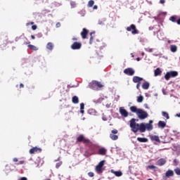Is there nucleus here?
Wrapping results in <instances>:
<instances>
[{
	"label": "nucleus",
	"instance_id": "1",
	"mask_svg": "<svg viewBox=\"0 0 180 180\" xmlns=\"http://www.w3.org/2000/svg\"><path fill=\"white\" fill-rule=\"evenodd\" d=\"M129 127L131 129V131L134 133H137V131H139L141 133H145L146 130H148V131H150V130H153V120H149V123L144 124V123H136L135 118H131V120H129Z\"/></svg>",
	"mask_w": 180,
	"mask_h": 180
},
{
	"label": "nucleus",
	"instance_id": "2",
	"mask_svg": "<svg viewBox=\"0 0 180 180\" xmlns=\"http://www.w3.org/2000/svg\"><path fill=\"white\" fill-rule=\"evenodd\" d=\"M76 143H83L86 147H89L91 151H94L96 148V145L91 140L85 138L83 134H80L76 139Z\"/></svg>",
	"mask_w": 180,
	"mask_h": 180
},
{
	"label": "nucleus",
	"instance_id": "3",
	"mask_svg": "<svg viewBox=\"0 0 180 180\" xmlns=\"http://www.w3.org/2000/svg\"><path fill=\"white\" fill-rule=\"evenodd\" d=\"M136 115L138 117L141 119V120L147 119V117H148V113H147V112L144 111L143 109H139L138 111V114Z\"/></svg>",
	"mask_w": 180,
	"mask_h": 180
},
{
	"label": "nucleus",
	"instance_id": "4",
	"mask_svg": "<svg viewBox=\"0 0 180 180\" xmlns=\"http://www.w3.org/2000/svg\"><path fill=\"white\" fill-rule=\"evenodd\" d=\"M103 165H105V160L101 161L96 166L95 171L97 172V174H102V172H103Z\"/></svg>",
	"mask_w": 180,
	"mask_h": 180
},
{
	"label": "nucleus",
	"instance_id": "5",
	"mask_svg": "<svg viewBox=\"0 0 180 180\" xmlns=\"http://www.w3.org/2000/svg\"><path fill=\"white\" fill-rule=\"evenodd\" d=\"M174 77H178V72L176 71L167 72L165 75V78L166 81H169V78H174Z\"/></svg>",
	"mask_w": 180,
	"mask_h": 180
},
{
	"label": "nucleus",
	"instance_id": "6",
	"mask_svg": "<svg viewBox=\"0 0 180 180\" xmlns=\"http://www.w3.org/2000/svg\"><path fill=\"white\" fill-rule=\"evenodd\" d=\"M127 31L131 32L132 34H139V30H137V28L136 27V25L134 24H132L129 27H127Z\"/></svg>",
	"mask_w": 180,
	"mask_h": 180
},
{
	"label": "nucleus",
	"instance_id": "7",
	"mask_svg": "<svg viewBox=\"0 0 180 180\" xmlns=\"http://www.w3.org/2000/svg\"><path fill=\"white\" fill-rule=\"evenodd\" d=\"M82 47V44L81 42L75 41L71 46L70 49L72 50H79Z\"/></svg>",
	"mask_w": 180,
	"mask_h": 180
},
{
	"label": "nucleus",
	"instance_id": "8",
	"mask_svg": "<svg viewBox=\"0 0 180 180\" xmlns=\"http://www.w3.org/2000/svg\"><path fill=\"white\" fill-rule=\"evenodd\" d=\"M117 133H119V131H117V129H113L111 131V134H110V139H111V140H117V139H119V136L117 135Z\"/></svg>",
	"mask_w": 180,
	"mask_h": 180
},
{
	"label": "nucleus",
	"instance_id": "9",
	"mask_svg": "<svg viewBox=\"0 0 180 180\" xmlns=\"http://www.w3.org/2000/svg\"><path fill=\"white\" fill-rule=\"evenodd\" d=\"M120 113L122 117H127L129 116V112L124 109V107L120 108Z\"/></svg>",
	"mask_w": 180,
	"mask_h": 180
},
{
	"label": "nucleus",
	"instance_id": "10",
	"mask_svg": "<svg viewBox=\"0 0 180 180\" xmlns=\"http://www.w3.org/2000/svg\"><path fill=\"white\" fill-rule=\"evenodd\" d=\"M124 74H126V75L133 76L134 75V70L131 68H128L124 70Z\"/></svg>",
	"mask_w": 180,
	"mask_h": 180
},
{
	"label": "nucleus",
	"instance_id": "11",
	"mask_svg": "<svg viewBox=\"0 0 180 180\" xmlns=\"http://www.w3.org/2000/svg\"><path fill=\"white\" fill-rule=\"evenodd\" d=\"M41 153V148H37V146L33 147L31 148L29 151L30 154H34L36 153Z\"/></svg>",
	"mask_w": 180,
	"mask_h": 180
},
{
	"label": "nucleus",
	"instance_id": "12",
	"mask_svg": "<svg viewBox=\"0 0 180 180\" xmlns=\"http://www.w3.org/2000/svg\"><path fill=\"white\" fill-rule=\"evenodd\" d=\"M88 33H89V31L86 30V28H83L82 32H81L82 38L85 40L86 39V37L88 36Z\"/></svg>",
	"mask_w": 180,
	"mask_h": 180
},
{
	"label": "nucleus",
	"instance_id": "13",
	"mask_svg": "<svg viewBox=\"0 0 180 180\" xmlns=\"http://www.w3.org/2000/svg\"><path fill=\"white\" fill-rule=\"evenodd\" d=\"M171 176H174V171L169 169L165 173V176L163 178V179L167 180V178H169Z\"/></svg>",
	"mask_w": 180,
	"mask_h": 180
},
{
	"label": "nucleus",
	"instance_id": "14",
	"mask_svg": "<svg viewBox=\"0 0 180 180\" xmlns=\"http://www.w3.org/2000/svg\"><path fill=\"white\" fill-rule=\"evenodd\" d=\"M167 164V160L164 158L159 159L157 161V165H159V167H162V165H165Z\"/></svg>",
	"mask_w": 180,
	"mask_h": 180
},
{
	"label": "nucleus",
	"instance_id": "15",
	"mask_svg": "<svg viewBox=\"0 0 180 180\" xmlns=\"http://www.w3.org/2000/svg\"><path fill=\"white\" fill-rule=\"evenodd\" d=\"M151 141H157V143H161V140H160V137L157 135H152L150 136Z\"/></svg>",
	"mask_w": 180,
	"mask_h": 180
},
{
	"label": "nucleus",
	"instance_id": "16",
	"mask_svg": "<svg viewBox=\"0 0 180 180\" xmlns=\"http://www.w3.org/2000/svg\"><path fill=\"white\" fill-rule=\"evenodd\" d=\"M89 87L91 88V89H97L96 81L94 80L90 82L89 84Z\"/></svg>",
	"mask_w": 180,
	"mask_h": 180
},
{
	"label": "nucleus",
	"instance_id": "17",
	"mask_svg": "<svg viewBox=\"0 0 180 180\" xmlns=\"http://www.w3.org/2000/svg\"><path fill=\"white\" fill-rule=\"evenodd\" d=\"M143 78H141V77H138V76H134V77H133V82H134L135 84H137V83H139V82H141V81H143Z\"/></svg>",
	"mask_w": 180,
	"mask_h": 180
},
{
	"label": "nucleus",
	"instance_id": "18",
	"mask_svg": "<svg viewBox=\"0 0 180 180\" xmlns=\"http://www.w3.org/2000/svg\"><path fill=\"white\" fill-rule=\"evenodd\" d=\"M129 109L132 113H136V115L139 113V110H140V108H137L136 106H131Z\"/></svg>",
	"mask_w": 180,
	"mask_h": 180
},
{
	"label": "nucleus",
	"instance_id": "19",
	"mask_svg": "<svg viewBox=\"0 0 180 180\" xmlns=\"http://www.w3.org/2000/svg\"><path fill=\"white\" fill-rule=\"evenodd\" d=\"M112 174H114L115 176H122L123 175V173L121 171H115L113 169H111Z\"/></svg>",
	"mask_w": 180,
	"mask_h": 180
},
{
	"label": "nucleus",
	"instance_id": "20",
	"mask_svg": "<svg viewBox=\"0 0 180 180\" xmlns=\"http://www.w3.org/2000/svg\"><path fill=\"white\" fill-rule=\"evenodd\" d=\"M46 49H47V50H49L50 51H52L53 49H54V44H53L52 42H49L46 44Z\"/></svg>",
	"mask_w": 180,
	"mask_h": 180
},
{
	"label": "nucleus",
	"instance_id": "21",
	"mask_svg": "<svg viewBox=\"0 0 180 180\" xmlns=\"http://www.w3.org/2000/svg\"><path fill=\"white\" fill-rule=\"evenodd\" d=\"M72 103H75V105H77V103H79V98H78V96H74L72 98Z\"/></svg>",
	"mask_w": 180,
	"mask_h": 180
},
{
	"label": "nucleus",
	"instance_id": "22",
	"mask_svg": "<svg viewBox=\"0 0 180 180\" xmlns=\"http://www.w3.org/2000/svg\"><path fill=\"white\" fill-rule=\"evenodd\" d=\"M158 127H161L162 129H164L167 126V123L164 121H159L158 124Z\"/></svg>",
	"mask_w": 180,
	"mask_h": 180
},
{
	"label": "nucleus",
	"instance_id": "23",
	"mask_svg": "<svg viewBox=\"0 0 180 180\" xmlns=\"http://www.w3.org/2000/svg\"><path fill=\"white\" fill-rule=\"evenodd\" d=\"M137 141H139V143H148V139L138 137Z\"/></svg>",
	"mask_w": 180,
	"mask_h": 180
},
{
	"label": "nucleus",
	"instance_id": "24",
	"mask_svg": "<svg viewBox=\"0 0 180 180\" xmlns=\"http://www.w3.org/2000/svg\"><path fill=\"white\" fill-rule=\"evenodd\" d=\"M98 154L100 155H106V150L105 148H101L98 150Z\"/></svg>",
	"mask_w": 180,
	"mask_h": 180
},
{
	"label": "nucleus",
	"instance_id": "25",
	"mask_svg": "<svg viewBox=\"0 0 180 180\" xmlns=\"http://www.w3.org/2000/svg\"><path fill=\"white\" fill-rule=\"evenodd\" d=\"M143 89H148L150 88V83L148 82H145L142 84Z\"/></svg>",
	"mask_w": 180,
	"mask_h": 180
},
{
	"label": "nucleus",
	"instance_id": "26",
	"mask_svg": "<svg viewBox=\"0 0 180 180\" xmlns=\"http://www.w3.org/2000/svg\"><path fill=\"white\" fill-rule=\"evenodd\" d=\"M162 72L161 71V69H160V68H158L154 72L155 77H158V75H161Z\"/></svg>",
	"mask_w": 180,
	"mask_h": 180
},
{
	"label": "nucleus",
	"instance_id": "27",
	"mask_svg": "<svg viewBox=\"0 0 180 180\" xmlns=\"http://www.w3.org/2000/svg\"><path fill=\"white\" fill-rule=\"evenodd\" d=\"M170 50L172 53H176V51L178 50V47H176V45H171Z\"/></svg>",
	"mask_w": 180,
	"mask_h": 180
},
{
	"label": "nucleus",
	"instance_id": "28",
	"mask_svg": "<svg viewBox=\"0 0 180 180\" xmlns=\"http://www.w3.org/2000/svg\"><path fill=\"white\" fill-rule=\"evenodd\" d=\"M177 20L178 17L176 15H173L169 18V20H171V22H173L174 23L176 22Z\"/></svg>",
	"mask_w": 180,
	"mask_h": 180
},
{
	"label": "nucleus",
	"instance_id": "29",
	"mask_svg": "<svg viewBox=\"0 0 180 180\" xmlns=\"http://www.w3.org/2000/svg\"><path fill=\"white\" fill-rule=\"evenodd\" d=\"M28 47L30 49V50H33L34 51H37V50H39V49H37L34 45L30 44L28 45Z\"/></svg>",
	"mask_w": 180,
	"mask_h": 180
},
{
	"label": "nucleus",
	"instance_id": "30",
	"mask_svg": "<svg viewBox=\"0 0 180 180\" xmlns=\"http://www.w3.org/2000/svg\"><path fill=\"white\" fill-rule=\"evenodd\" d=\"M84 108H85V104H84V103H80V113H82V114L84 113Z\"/></svg>",
	"mask_w": 180,
	"mask_h": 180
},
{
	"label": "nucleus",
	"instance_id": "31",
	"mask_svg": "<svg viewBox=\"0 0 180 180\" xmlns=\"http://www.w3.org/2000/svg\"><path fill=\"white\" fill-rule=\"evenodd\" d=\"M94 4H95V1H94V0H90L88 2L87 6L89 8H92V6H94Z\"/></svg>",
	"mask_w": 180,
	"mask_h": 180
},
{
	"label": "nucleus",
	"instance_id": "32",
	"mask_svg": "<svg viewBox=\"0 0 180 180\" xmlns=\"http://www.w3.org/2000/svg\"><path fill=\"white\" fill-rule=\"evenodd\" d=\"M162 115L164 117H166V119H169V115H168L167 112L162 111Z\"/></svg>",
	"mask_w": 180,
	"mask_h": 180
},
{
	"label": "nucleus",
	"instance_id": "33",
	"mask_svg": "<svg viewBox=\"0 0 180 180\" xmlns=\"http://www.w3.org/2000/svg\"><path fill=\"white\" fill-rule=\"evenodd\" d=\"M92 34H94V32L90 33V39H89V44H92L94 43V37H92Z\"/></svg>",
	"mask_w": 180,
	"mask_h": 180
},
{
	"label": "nucleus",
	"instance_id": "34",
	"mask_svg": "<svg viewBox=\"0 0 180 180\" xmlns=\"http://www.w3.org/2000/svg\"><path fill=\"white\" fill-rule=\"evenodd\" d=\"M143 99H144V98L143 97V96H138L137 102H139V103H141V102H143Z\"/></svg>",
	"mask_w": 180,
	"mask_h": 180
},
{
	"label": "nucleus",
	"instance_id": "35",
	"mask_svg": "<svg viewBox=\"0 0 180 180\" xmlns=\"http://www.w3.org/2000/svg\"><path fill=\"white\" fill-rule=\"evenodd\" d=\"M96 85H97L98 88H103V84H102L100 82L96 81Z\"/></svg>",
	"mask_w": 180,
	"mask_h": 180
},
{
	"label": "nucleus",
	"instance_id": "36",
	"mask_svg": "<svg viewBox=\"0 0 180 180\" xmlns=\"http://www.w3.org/2000/svg\"><path fill=\"white\" fill-rule=\"evenodd\" d=\"M174 172H175L176 174L180 176V168L176 167V169H174Z\"/></svg>",
	"mask_w": 180,
	"mask_h": 180
},
{
	"label": "nucleus",
	"instance_id": "37",
	"mask_svg": "<svg viewBox=\"0 0 180 180\" xmlns=\"http://www.w3.org/2000/svg\"><path fill=\"white\" fill-rule=\"evenodd\" d=\"M148 168H149V169H157V167H155L153 165H148Z\"/></svg>",
	"mask_w": 180,
	"mask_h": 180
},
{
	"label": "nucleus",
	"instance_id": "38",
	"mask_svg": "<svg viewBox=\"0 0 180 180\" xmlns=\"http://www.w3.org/2000/svg\"><path fill=\"white\" fill-rule=\"evenodd\" d=\"M88 175L90 176V178H94V176H95V174H94L92 172H89Z\"/></svg>",
	"mask_w": 180,
	"mask_h": 180
},
{
	"label": "nucleus",
	"instance_id": "39",
	"mask_svg": "<svg viewBox=\"0 0 180 180\" xmlns=\"http://www.w3.org/2000/svg\"><path fill=\"white\" fill-rule=\"evenodd\" d=\"M62 164H63V162H61L56 163V168H58L59 167H61Z\"/></svg>",
	"mask_w": 180,
	"mask_h": 180
},
{
	"label": "nucleus",
	"instance_id": "40",
	"mask_svg": "<svg viewBox=\"0 0 180 180\" xmlns=\"http://www.w3.org/2000/svg\"><path fill=\"white\" fill-rule=\"evenodd\" d=\"M95 112V110H94V109H90V110H89V113L90 114V115H92V113H94Z\"/></svg>",
	"mask_w": 180,
	"mask_h": 180
},
{
	"label": "nucleus",
	"instance_id": "41",
	"mask_svg": "<svg viewBox=\"0 0 180 180\" xmlns=\"http://www.w3.org/2000/svg\"><path fill=\"white\" fill-rule=\"evenodd\" d=\"M37 29V25H34L32 26V30H36Z\"/></svg>",
	"mask_w": 180,
	"mask_h": 180
},
{
	"label": "nucleus",
	"instance_id": "42",
	"mask_svg": "<svg viewBox=\"0 0 180 180\" xmlns=\"http://www.w3.org/2000/svg\"><path fill=\"white\" fill-rule=\"evenodd\" d=\"M140 85H141V82H139L137 83V84H136V88H137V89H140Z\"/></svg>",
	"mask_w": 180,
	"mask_h": 180
},
{
	"label": "nucleus",
	"instance_id": "43",
	"mask_svg": "<svg viewBox=\"0 0 180 180\" xmlns=\"http://www.w3.org/2000/svg\"><path fill=\"white\" fill-rule=\"evenodd\" d=\"M146 51H148V53H153V49H146Z\"/></svg>",
	"mask_w": 180,
	"mask_h": 180
},
{
	"label": "nucleus",
	"instance_id": "44",
	"mask_svg": "<svg viewBox=\"0 0 180 180\" xmlns=\"http://www.w3.org/2000/svg\"><path fill=\"white\" fill-rule=\"evenodd\" d=\"M173 162L174 163L175 165H178V160H176V159H174Z\"/></svg>",
	"mask_w": 180,
	"mask_h": 180
},
{
	"label": "nucleus",
	"instance_id": "45",
	"mask_svg": "<svg viewBox=\"0 0 180 180\" xmlns=\"http://www.w3.org/2000/svg\"><path fill=\"white\" fill-rule=\"evenodd\" d=\"M13 162H18V158H14L13 159Z\"/></svg>",
	"mask_w": 180,
	"mask_h": 180
},
{
	"label": "nucleus",
	"instance_id": "46",
	"mask_svg": "<svg viewBox=\"0 0 180 180\" xmlns=\"http://www.w3.org/2000/svg\"><path fill=\"white\" fill-rule=\"evenodd\" d=\"M72 40L73 41H77V40H78V38H77V37H73V38L72 39Z\"/></svg>",
	"mask_w": 180,
	"mask_h": 180
},
{
	"label": "nucleus",
	"instance_id": "47",
	"mask_svg": "<svg viewBox=\"0 0 180 180\" xmlns=\"http://www.w3.org/2000/svg\"><path fill=\"white\" fill-rule=\"evenodd\" d=\"M25 88V85L23 84H20V89Z\"/></svg>",
	"mask_w": 180,
	"mask_h": 180
},
{
	"label": "nucleus",
	"instance_id": "48",
	"mask_svg": "<svg viewBox=\"0 0 180 180\" xmlns=\"http://www.w3.org/2000/svg\"><path fill=\"white\" fill-rule=\"evenodd\" d=\"M61 26V24L60 22L56 23V27H60Z\"/></svg>",
	"mask_w": 180,
	"mask_h": 180
},
{
	"label": "nucleus",
	"instance_id": "49",
	"mask_svg": "<svg viewBox=\"0 0 180 180\" xmlns=\"http://www.w3.org/2000/svg\"><path fill=\"white\" fill-rule=\"evenodd\" d=\"M19 164H20V165H22V164H25V161L20 160V161L19 162Z\"/></svg>",
	"mask_w": 180,
	"mask_h": 180
},
{
	"label": "nucleus",
	"instance_id": "50",
	"mask_svg": "<svg viewBox=\"0 0 180 180\" xmlns=\"http://www.w3.org/2000/svg\"><path fill=\"white\" fill-rule=\"evenodd\" d=\"M160 4H165V0H160Z\"/></svg>",
	"mask_w": 180,
	"mask_h": 180
},
{
	"label": "nucleus",
	"instance_id": "51",
	"mask_svg": "<svg viewBox=\"0 0 180 180\" xmlns=\"http://www.w3.org/2000/svg\"><path fill=\"white\" fill-rule=\"evenodd\" d=\"M31 38L32 39V40H34L36 39V37H34V35H31Z\"/></svg>",
	"mask_w": 180,
	"mask_h": 180
},
{
	"label": "nucleus",
	"instance_id": "52",
	"mask_svg": "<svg viewBox=\"0 0 180 180\" xmlns=\"http://www.w3.org/2000/svg\"><path fill=\"white\" fill-rule=\"evenodd\" d=\"M71 5H72V6H73V8H74V6L75 5V2H74V1L71 2Z\"/></svg>",
	"mask_w": 180,
	"mask_h": 180
},
{
	"label": "nucleus",
	"instance_id": "53",
	"mask_svg": "<svg viewBox=\"0 0 180 180\" xmlns=\"http://www.w3.org/2000/svg\"><path fill=\"white\" fill-rule=\"evenodd\" d=\"M176 23H177V25H180V18L176 20Z\"/></svg>",
	"mask_w": 180,
	"mask_h": 180
},
{
	"label": "nucleus",
	"instance_id": "54",
	"mask_svg": "<svg viewBox=\"0 0 180 180\" xmlns=\"http://www.w3.org/2000/svg\"><path fill=\"white\" fill-rule=\"evenodd\" d=\"M20 180H27V178H26V177H22V178L20 179Z\"/></svg>",
	"mask_w": 180,
	"mask_h": 180
},
{
	"label": "nucleus",
	"instance_id": "55",
	"mask_svg": "<svg viewBox=\"0 0 180 180\" xmlns=\"http://www.w3.org/2000/svg\"><path fill=\"white\" fill-rule=\"evenodd\" d=\"M93 9H98V6H94Z\"/></svg>",
	"mask_w": 180,
	"mask_h": 180
},
{
	"label": "nucleus",
	"instance_id": "56",
	"mask_svg": "<svg viewBox=\"0 0 180 180\" xmlns=\"http://www.w3.org/2000/svg\"><path fill=\"white\" fill-rule=\"evenodd\" d=\"M176 116H177V117H180V112L179 114H176Z\"/></svg>",
	"mask_w": 180,
	"mask_h": 180
},
{
	"label": "nucleus",
	"instance_id": "57",
	"mask_svg": "<svg viewBox=\"0 0 180 180\" xmlns=\"http://www.w3.org/2000/svg\"><path fill=\"white\" fill-rule=\"evenodd\" d=\"M30 23V25H34V22H31Z\"/></svg>",
	"mask_w": 180,
	"mask_h": 180
},
{
	"label": "nucleus",
	"instance_id": "58",
	"mask_svg": "<svg viewBox=\"0 0 180 180\" xmlns=\"http://www.w3.org/2000/svg\"><path fill=\"white\" fill-rule=\"evenodd\" d=\"M30 22H28L26 24V26H30Z\"/></svg>",
	"mask_w": 180,
	"mask_h": 180
},
{
	"label": "nucleus",
	"instance_id": "59",
	"mask_svg": "<svg viewBox=\"0 0 180 180\" xmlns=\"http://www.w3.org/2000/svg\"><path fill=\"white\" fill-rule=\"evenodd\" d=\"M136 60H137V61H140V58H136Z\"/></svg>",
	"mask_w": 180,
	"mask_h": 180
},
{
	"label": "nucleus",
	"instance_id": "60",
	"mask_svg": "<svg viewBox=\"0 0 180 180\" xmlns=\"http://www.w3.org/2000/svg\"><path fill=\"white\" fill-rule=\"evenodd\" d=\"M141 55H142V56H144V52H142V53H141Z\"/></svg>",
	"mask_w": 180,
	"mask_h": 180
},
{
	"label": "nucleus",
	"instance_id": "61",
	"mask_svg": "<svg viewBox=\"0 0 180 180\" xmlns=\"http://www.w3.org/2000/svg\"><path fill=\"white\" fill-rule=\"evenodd\" d=\"M162 92H163L164 95H165V91H162Z\"/></svg>",
	"mask_w": 180,
	"mask_h": 180
},
{
	"label": "nucleus",
	"instance_id": "62",
	"mask_svg": "<svg viewBox=\"0 0 180 180\" xmlns=\"http://www.w3.org/2000/svg\"><path fill=\"white\" fill-rule=\"evenodd\" d=\"M148 180H153V179H148Z\"/></svg>",
	"mask_w": 180,
	"mask_h": 180
}]
</instances>
